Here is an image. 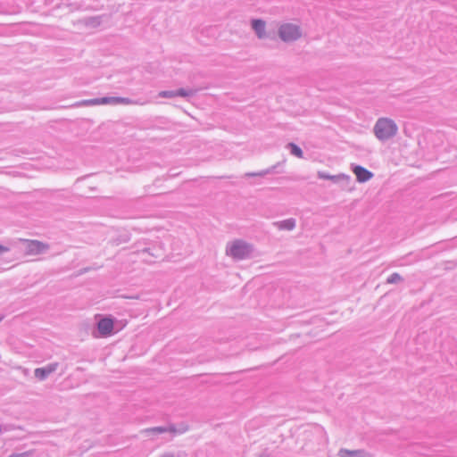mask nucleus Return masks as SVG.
<instances>
[{"label": "nucleus", "mask_w": 457, "mask_h": 457, "mask_svg": "<svg viewBox=\"0 0 457 457\" xmlns=\"http://www.w3.org/2000/svg\"><path fill=\"white\" fill-rule=\"evenodd\" d=\"M373 131L378 140L386 141L397 134L398 127L389 118H379L374 125Z\"/></svg>", "instance_id": "nucleus-1"}, {"label": "nucleus", "mask_w": 457, "mask_h": 457, "mask_svg": "<svg viewBox=\"0 0 457 457\" xmlns=\"http://www.w3.org/2000/svg\"><path fill=\"white\" fill-rule=\"evenodd\" d=\"M253 245L244 240H235L228 244L226 253L236 260H244L251 256L253 253Z\"/></svg>", "instance_id": "nucleus-2"}, {"label": "nucleus", "mask_w": 457, "mask_h": 457, "mask_svg": "<svg viewBox=\"0 0 457 457\" xmlns=\"http://www.w3.org/2000/svg\"><path fill=\"white\" fill-rule=\"evenodd\" d=\"M278 36L284 42H291L301 37L302 31L296 24L283 23L278 28Z\"/></svg>", "instance_id": "nucleus-3"}, {"label": "nucleus", "mask_w": 457, "mask_h": 457, "mask_svg": "<svg viewBox=\"0 0 457 457\" xmlns=\"http://www.w3.org/2000/svg\"><path fill=\"white\" fill-rule=\"evenodd\" d=\"M58 368L57 362L49 363L45 367L37 368L34 370L35 377L40 380H45L49 375L54 373Z\"/></svg>", "instance_id": "nucleus-4"}, {"label": "nucleus", "mask_w": 457, "mask_h": 457, "mask_svg": "<svg viewBox=\"0 0 457 457\" xmlns=\"http://www.w3.org/2000/svg\"><path fill=\"white\" fill-rule=\"evenodd\" d=\"M143 433L145 434V436H156L160 434L169 433L170 437L173 436L174 434L177 433L174 426H169V427H154L150 428H146L143 431Z\"/></svg>", "instance_id": "nucleus-5"}, {"label": "nucleus", "mask_w": 457, "mask_h": 457, "mask_svg": "<svg viewBox=\"0 0 457 457\" xmlns=\"http://www.w3.org/2000/svg\"><path fill=\"white\" fill-rule=\"evenodd\" d=\"M87 105H100V104H119V97L104 96L100 98H94L83 102Z\"/></svg>", "instance_id": "nucleus-6"}, {"label": "nucleus", "mask_w": 457, "mask_h": 457, "mask_svg": "<svg viewBox=\"0 0 457 457\" xmlns=\"http://www.w3.org/2000/svg\"><path fill=\"white\" fill-rule=\"evenodd\" d=\"M353 171L356 176V179L361 182H366L373 177V173L362 166L355 165L353 167Z\"/></svg>", "instance_id": "nucleus-7"}, {"label": "nucleus", "mask_w": 457, "mask_h": 457, "mask_svg": "<svg viewBox=\"0 0 457 457\" xmlns=\"http://www.w3.org/2000/svg\"><path fill=\"white\" fill-rule=\"evenodd\" d=\"M97 328L99 333L103 337L109 336L113 329V321L110 318L101 319L97 323Z\"/></svg>", "instance_id": "nucleus-8"}, {"label": "nucleus", "mask_w": 457, "mask_h": 457, "mask_svg": "<svg viewBox=\"0 0 457 457\" xmlns=\"http://www.w3.org/2000/svg\"><path fill=\"white\" fill-rule=\"evenodd\" d=\"M251 25L258 38L263 39L266 37V23L264 21L261 19H253L251 21Z\"/></svg>", "instance_id": "nucleus-9"}, {"label": "nucleus", "mask_w": 457, "mask_h": 457, "mask_svg": "<svg viewBox=\"0 0 457 457\" xmlns=\"http://www.w3.org/2000/svg\"><path fill=\"white\" fill-rule=\"evenodd\" d=\"M272 225L279 230H293L296 226V221L294 218L287 219L284 220L274 221Z\"/></svg>", "instance_id": "nucleus-10"}, {"label": "nucleus", "mask_w": 457, "mask_h": 457, "mask_svg": "<svg viewBox=\"0 0 457 457\" xmlns=\"http://www.w3.org/2000/svg\"><path fill=\"white\" fill-rule=\"evenodd\" d=\"M339 457H369V453L364 450H347L340 449L338 452Z\"/></svg>", "instance_id": "nucleus-11"}, {"label": "nucleus", "mask_w": 457, "mask_h": 457, "mask_svg": "<svg viewBox=\"0 0 457 457\" xmlns=\"http://www.w3.org/2000/svg\"><path fill=\"white\" fill-rule=\"evenodd\" d=\"M317 176L320 179H329L334 183H338L340 180L348 179V176L345 174L330 175L325 171H318Z\"/></svg>", "instance_id": "nucleus-12"}, {"label": "nucleus", "mask_w": 457, "mask_h": 457, "mask_svg": "<svg viewBox=\"0 0 457 457\" xmlns=\"http://www.w3.org/2000/svg\"><path fill=\"white\" fill-rule=\"evenodd\" d=\"M287 147L290 150L291 154L298 158H303V153L297 145H295V143H288Z\"/></svg>", "instance_id": "nucleus-13"}, {"label": "nucleus", "mask_w": 457, "mask_h": 457, "mask_svg": "<svg viewBox=\"0 0 457 457\" xmlns=\"http://www.w3.org/2000/svg\"><path fill=\"white\" fill-rule=\"evenodd\" d=\"M46 249V245L38 241H32L29 245V251L34 253H42Z\"/></svg>", "instance_id": "nucleus-14"}, {"label": "nucleus", "mask_w": 457, "mask_h": 457, "mask_svg": "<svg viewBox=\"0 0 457 457\" xmlns=\"http://www.w3.org/2000/svg\"><path fill=\"white\" fill-rule=\"evenodd\" d=\"M403 278L402 277L400 276V274L395 272L393 274H391L388 278H387V283L389 284H395V283H397L399 281H402Z\"/></svg>", "instance_id": "nucleus-15"}, {"label": "nucleus", "mask_w": 457, "mask_h": 457, "mask_svg": "<svg viewBox=\"0 0 457 457\" xmlns=\"http://www.w3.org/2000/svg\"><path fill=\"white\" fill-rule=\"evenodd\" d=\"M193 93H194L193 90H187V89H185V88H179V89L176 90V96L186 97V96H192Z\"/></svg>", "instance_id": "nucleus-16"}, {"label": "nucleus", "mask_w": 457, "mask_h": 457, "mask_svg": "<svg viewBox=\"0 0 457 457\" xmlns=\"http://www.w3.org/2000/svg\"><path fill=\"white\" fill-rule=\"evenodd\" d=\"M161 97L172 98L176 96V90H165L159 93Z\"/></svg>", "instance_id": "nucleus-17"}, {"label": "nucleus", "mask_w": 457, "mask_h": 457, "mask_svg": "<svg viewBox=\"0 0 457 457\" xmlns=\"http://www.w3.org/2000/svg\"><path fill=\"white\" fill-rule=\"evenodd\" d=\"M275 169V166L270 168V169H267V170H262L260 172H257V173H248L247 176H265L267 174H270L273 171V170Z\"/></svg>", "instance_id": "nucleus-18"}, {"label": "nucleus", "mask_w": 457, "mask_h": 457, "mask_svg": "<svg viewBox=\"0 0 457 457\" xmlns=\"http://www.w3.org/2000/svg\"><path fill=\"white\" fill-rule=\"evenodd\" d=\"M131 101L129 98L119 97V104H129Z\"/></svg>", "instance_id": "nucleus-19"}, {"label": "nucleus", "mask_w": 457, "mask_h": 457, "mask_svg": "<svg viewBox=\"0 0 457 457\" xmlns=\"http://www.w3.org/2000/svg\"><path fill=\"white\" fill-rule=\"evenodd\" d=\"M9 457H29V453H12Z\"/></svg>", "instance_id": "nucleus-20"}, {"label": "nucleus", "mask_w": 457, "mask_h": 457, "mask_svg": "<svg viewBox=\"0 0 457 457\" xmlns=\"http://www.w3.org/2000/svg\"><path fill=\"white\" fill-rule=\"evenodd\" d=\"M9 252V248L3 245H0V256L4 253H7Z\"/></svg>", "instance_id": "nucleus-21"}, {"label": "nucleus", "mask_w": 457, "mask_h": 457, "mask_svg": "<svg viewBox=\"0 0 457 457\" xmlns=\"http://www.w3.org/2000/svg\"><path fill=\"white\" fill-rule=\"evenodd\" d=\"M159 457H175L173 453H163L162 454L161 456Z\"/></svg>", "instance_id": "nucleus-22"}, {"label": "nucleus", "mask_w": 457, "mask_h": 457, "mask_svg": "<svg viewBox=\"0 0 457 457\" xmlns=\"http://www.w3.org/2000/svg\"><path fill=\"white\" fill-rule=\"evenodd\" d=\"M2 320V318L0 317V321Z\"/></svg>", "instance_id": "nucleus-23"}]
</instances>
